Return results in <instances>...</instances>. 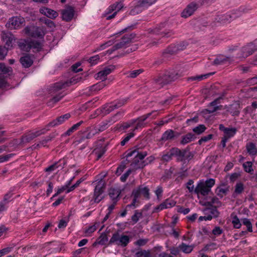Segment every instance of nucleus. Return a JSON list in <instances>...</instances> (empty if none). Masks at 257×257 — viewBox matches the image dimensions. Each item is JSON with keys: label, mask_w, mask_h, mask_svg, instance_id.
<instances>
[{"label": "nucleus", "mask_w": 257, "mask_h": 257, "mask_svg": "<svg viewBox=\"0 0 257 257\" xmlns=\"http://www.w3.org/2000/svg\"><path fill=\"white\" fill-rule=\"evenodd\" d=\"M23 31L27 36L34 38L43 39L46 34L44 27H38L33 24L27 26Z\"/></svg>", "instance_id": "nucleus-1"}, {"label": "nucleus", "mask_w": 257, "mask_h": 257, "mask_svg": "<svg viewBox=\"0 0 257 257\" xmlns=\"http://www.w3.org/2000/svg\"><path fill=\"white\" fill-rule=\"evenodd\" d=\"M147 155V153L146 151H141L138 152L137 154L135 155L134 158L133 160L131 166L135 170L143 168L147 163L143 159Z\"/></svg>", "instance_id": "nucleus-2"}, {"label": "nucleus", "mask_w": 257, "mask_h": 257, "mask_svg": "<svg viewBox=\"0 0 257 257\" xmlns=\"http://www.w3.org/2000/svg\"><path fill=\"white\" fill-rule=\"evenodd\" d=\"M105 187L106 183L102 179H101L97 182L94 189L93 195V198L95 203H98L104 198L103 196L100 198H99V196L104 192Z\"/></svg>", "instance_id": "nucleus-3"}, {"label": "nucleus", "mask_w": 257, "mask_h": 257, "mask_svg": "<svg viewBox=\"0 0 257 257\" xmlns=\"http://www.w3.org/2000/svg\"><path fill=\"white\" fill-rule=\"evenodd\" d=\"M48 129L43 128L39 131H37L34 133L29 132L23 135L21 138V141L19 143V145L25 143H28L32 140L40 136L41 135L44 134Z\"/></svg>", "instance_id": "nucleus-4"}, {"label": "nucleus", "mask_w": 257, "mask_h": 257, "mask_svg": "<svg viewBox=\"0 0 257 257\" xmlns=\"http://www.w3.org/2000/svg\"><path fill=\"white\" fill-rule=\"evenodd\" d=\"M25 23V20L23 18L21 17H14L9 20L6 26L11 30L18 29L21 28Z\"/></svg>", "instance_id": "nucleus-5"}, {"label": "nucleus", "mask_w": 257, "mask_h": 257, "mask_svg": "<svg viewBox=\"0 0 257 257\" xmlns=\"http://www.w3.org/2000/svg\"><path fill=\"white\" fill-rule=\"evenodd\" d=\"M157 115V111H153L151 112L148 113L145 115L139 117L137 119H135V120H136V123H137V124L133 131H135L136 130H138L139 128L145 127L146 125V123L144 122V121L151 116H152V118H154Z\"/></svg>", "instance_id": "nucleus-6"}, {"label": "nucleus", "mask_w": 257, "mask_h": 257, "mask_svg": "<svg viewBox=\"0 0 257 257\" xmlns=\"http://www.w3.org/2000/svg\"><path fill=\"white\" fill-rule=\"evenodd\" d=\"M149 189L144 185H140L136 189L133 190L132 196H135L136 198H139L143 195L147 199L150 198Z\"/></svg>", "instance_id": "nucleus-7"}, {"label": "nucleus", "mask_w": 257, "mask_h": 257, "mask_svg": "<svg viewBox=\"0 0 257 257\" xmlns=\"http://www.w3.org/2000/svg\"><path fill=\"white\" fill-rule=\"evenodd\" d=\"M199 6L200 5L199 2L198 3L195 2L190 3L182 12L181 16L186 18L191 16L197 10Z\"/></svg>", "instance_id": "nucleus-8"}, {"label": "nucleus", "mask_w": 257, "mask_h": 257, "mask_svg": "<svg viewBox=\"0 0 257 257\" xmlns=\"http://www.w3.org/2000/svg\"><path fill=\"white\" fill-rule=\"evenodd\" d=\"M96 133H93L90 131V127H87L83 132L82 131L79 132L78 136H77V140L75 141L76 143L80 144L85 139H90L92 138Z\"/></svg>", "instance_id": "nucleus-9"}, {"label": "nucleus", "mask_w": 257, "mask_h": 257, "mask_svg": "<svg viewBox=\"0 0 257 257\" xmlns=\"http://www.w3.org/2000/svg\"><path fill=\"white\" fill-rule=\"evenodd\" d=\"M69 86L68 81L62 82L60 81L58 82L55 83L52 86H50L49 89V93L51 95H54L59 90Z\"/></svg>", "instance_id": "nucleus-10"}, {"label": "nucleus", "mask_w": 257, "mask_h": 257, "mask_svg": "<svg viewBox=\"0 0 257 257\" xmlns=\"http://www.w3.org/2000/svg\"><path fill=\"white\" fill-rule=\"evenodd\" d=\"M178 73H176L173 70L168 71L166 70L163 74L162 77V83L164 82V84H167L170 82L174 81L178 77Z\"/></svg>", "instance_id": "nucleus-11"}, {"label": "nucleus", "mask_w": 257, "mask_h": 257, "mask_svg": "<svg viewBox=\"0 0 257 257\" xmlns=\"http://www.w3.org/2000/svg\"><path fill=\"white\" fill-rule=\"evenodd\" d=\"M62 19L66 22H70L73 19L74 15V9L73 7L69 6L66 9L61 11Z\"/></svg>", "instance_id": "nucleus-12"}, {"label": "nucleus", "mask_w": 257, "mask_h": 257, "mask_svg": "<svg viewBox=\"0 0 257 257\" xmlns=\"http://www.w3.org/2000/svg\"><path fill=\"white\" fill-rule=\"evenodd\" d=\"M2 38L5 42V44L7 46V48H8L9 50L13 47V42L15 41V39L12 33L3 32Z\"/></svg>", "instance_id": "nucleus-13"}, {"label": "nucleus", "mask_w": 257, "mask_h": 257, "mask_svg": "<svg viewBox=\"0 0 257 257\" xmlns=\"http://www.w3.org/2000/svg\"><path fill=\"white\" fill-rule=\"evenodd\" d=\"M71 117L69 113H66L64 115L57 117L55 119L49 122L47 126H55L57 125L61 124L68 120Z\"/></svg>", "instance_id": "nucleus-14"}, {"label": "nucleus", "mask_w": 257, "mask_h": 257, "mask_svg": "<svg viewBox=\"0 0 257 257\" xmlns=\"http://www.w3.org/2000/svg\"><path fill=\"white\" fill-rule=\"evenodd\" d=\"M211 192L210 189H208L203 183L200 182L194 189V193L197 195L201 194L206 196Z\"/></svg>", "instance_id": "nucleus-15"}, {"label": "nucleus", "mask_w": 257, "mask_h": 257, "mask_svg": "<svg viewBox=\"0 0 257 257\" xmlns=\"http://www.w3.org/2000/svg\"><path fill=\"white\" fill-rule=\"evenodd\" d=\"M180 160L178 162H186V161H189L194 157V154L189 151L188 148L186 149L181 150H180Z\"/></svg>", "instance_id": "nucleus-16"}, {"label": "nucleus", "mask_w": 257, "mask_h": 257, "mask_svg": "<svg viewBox=\"0 0 257 257\" xmlns=\"http://www.w3.org/2000/svg\"><path fill=\"white\" fill-rule=\"evenodd\" d=\"M253 52L252 49L249 46H246L240 49L236 56V58H245L251 55Z\"/></svg>", "instance_id": "nucleus-17"}, {"label": "nucleus", "mask_w": 257, "mask_h": 257, "mask_svg": "<svg viewBox=\"0 0 257 257\" xmlns=\"http://www.w3.org/2000/svg\"><path fill=\"white\" fill-rule=\"evenodd\" d=\"M231 60L230 57L219 55L214 59L212 64L214 65H223L226 64L227 62L230 63Z\"/></svg>", "instance_id": "nucleus-18"}, {"label": "nucleus", "mask_w": 257, "mask_h": 257, "mask_svg": "<svg viewBox=\"0 0 257 257\" xmlns=\"http://www.w3.org/2000/svg\"><path fill=\"white\" fill-rule=\"evenodd\" d=\"M20 62L22 65L23 67L29 68L33 64V60L32 56L28 54L21 57L20 59Z\"/></svg>", "instance_id": "nucleus-19"}, {"label": "nucleus", "mask_w": 257, "mask_h": 257, "mask_svg": "<svg viewBox=\"0 0 257 257\" xmlns=\"http://www.w3.org/2000/svg\"><path fill=\"white\" fill-rule=\"evenodd\" d=\"M187 46L186 43H180L177 44L176 46L172 47H169L168 48L165 53H169L171 54H174L177 52L178 50H182L184 49Z\"/></svg>", "instance_id": "nucleus-20"}, {"label": "nucleus", "mask_w": 257, "mask_h": 257, "mask_svg": "<svg viewBox=\"0 0 257 257\" xmlns=\"http://www.w3.org/2000/svg\"><path fill=\"white\" fill-rule=\"evenodd\" d=\"M236 17L237 16H234V14H226L218 17L216 20H217V22L223 24L227 22H230L232 19H235Z\"/></svg>", "instance_id": "nucleus-21"}, {"label": "nucleus", "mask_w": 257, "mask_h": 257, "mask_svg": "<svg viewBox=\"0 0 257 257\" xmlns=\"http://www.w3.org/2000/svg\"><path fill=\"white\" fill-rule=\"evenodd\" d=\"M121 193V190L113 188H110L108 191V195L110 198L114 201L115 200H118V198Z\"/></svg>", "instance_id": "nucleus-22"}, {"label": "nucleus", "mask_w": 257, "mask_h": 257, "mask_svg": "<svg viewBox=\"0 0 257 257\" xmlns=\"http://www.w3.org/2000/svg\"><path fill=\"white\" fill-rule=\"evenodd\" d=\"M244 188L243 183H237L234 187V191L232 194V197L235 198L237 195L241 194L244 191Z\"/></svg>", "instance_id": "nucleus-23"}, {"label": "nucleus", "mask_w": 257, "mask_h": 257, "mask_svg": "<svg viewBox=\"0 0 257 257\" xmlns=\"http://www.w3.org/2000/svg\"><path fill=\"white\" fill-rule=\"evenodd\" d=\"M221 204L222 203L219 200L218 198L216 197H214L211 198L210 201L205 202L203 205L210 207H220L221 206Z\"/></svg>", "instance_id": "nucleus-24"}, {"label": "nucleus", "mask_w": 257, "mask_h": 257, "mask_svg": "<svg viewBox=\"0 0 257 257\" xmlns=\"http://www.w3.org/2000/svg\"><path fill=\"white\" fill-rule=\"evenodd\" d=\"M28 50H31V48H33L36 49L37 51H40L42 49L41 43L37 41L31 40L29 41V45L27 47Z\"/></svg>", "instance_id": "nucleus-25"}, {"label": "nucleus", "mask_w": 257, "mask_h": 257, "mask_svg": "<svg viewBox=\"0 0 257 257\" xmlns=\"http://www.w3.org/2000/svg\"><path fill=\"white\" fill-rule=\"evenodd\" d=\"M170 160L173 159V157L177 158V161L180 160V150L177 148H173L168 151Z\"/></svg>", "instance_id": "nucleus-26"}, {"label": "nucleus", "mask_w": 257, "mask_h": 257, "mask_svg": "<svg viewBox=\"0 0 257 257\" xmlns=\"http://www.w3.org/2000/svg\"><path fill=\"white\" fill-rule=\"evenodd\" d=\"M220 186H225V184H222ZM228 191V187L222 188L221 187V186L218 187L215 190L216 194L221 198H222L224 196L226 195Z\"/></svg>", "instance_id": "nucleus-27"}, {"label": "nucleus", "mask_w": 257, "mask_h": 257, "mask_svg": "<svg viewBox=\"0 0 257 257\" xmlns=\"http://www.w3.org/2000/svg\"><path fill=\"white\" fill-rule=\"evenodd\" d=\"M246 149L247 153L251 156L257 155V148L253 143H249L246 144Z\"/></svg>", "instance_id": "nucleus-28"}, {"label": "nucleus", "mask_w": 257, "mask_h": 257, "mask_svg": "<svg viewBox=\"0 0 257 257\" xmlns=\"http://www.w3.org/2000/svg\"><path fill=\"white\" fill-rule=\"evenodd\" d=\"M196 138V137L194 134L192 133H188L182 137V139L181 141V144L182 145L186 144L191 142L192 141H193Z\"/></svg>", "instance_id": "nucleus-29"}, {"label": "nucleus", "mask_w": 257, "mask_h": 257, "mask_svg": "<svg viewBox=\"0 0 257 257\" xmlns=\"http://www.w3.org/2000/svg\"><path fill=\"white\" fill-rule=\"evenodd\" d=\"M139 149H135L132 151H128L126 152L124 154H125V157H126V160L124 161V162H122V163H124L125 164H127L129 162H131V160H128V158L132 157V156L137 154L138 152H140Z\"/></svg>", "instance_id": "nucleus-30"}, {"label": "nucleus", "mask_w": 257, "mask_h": 257, "mask_svg": "<svg viewBox=\"0 0 257 257\" xmlns=\"http://www.w3.org/2000/svg\"><path fill=\"white\" fill-rule=\"evenodd\" d=\"M106 84L104 82L100 81L90 87L89 90L91 91H99L102 89Z\"/></svg>", "instance_id": "nucleus-31"}, {"label": "nucleus", "mask_w": 257, "mask_h": 257, "mask_svg": "<svg viewBox=\"0 0 257 257\" xmlns=\"http://www.w3.org/2000/svg\"><path fill=\"white\" fill-rule=\"evenodd\" d=\"M217 207H211L205 209L206 213H209L214 218H216L219 216V212L217 209Z\"/></svg>", "instance_id": "nucleus-32"}, {"label": "nucleus", "mask_w": 257, "mask_h": 257, "mask_svg": "<svg viewBox=\"0 0 257 257\" xmlns=\"http://www.w3.org/2000/svg\"><path fill=\"white\" fill-rule=\"evenodd\" d=\"M115 109L113 107V105H106L104 106L101 109H97L99 112H101L103 115H106L110 113L111 111Z\"/></svg>", "instance_id": "nucleus-33"}, {"label": "nucleus", "mask_w": 257, "mask_h": 257, "mask_svg": "<svg viewBox=\"0 0 257 257\" xmlns=\"http://www.w3.org/2000/svg\"><path fill=\"white\" fill-rule=\"evenodd\" d=\"M120 234L118 232H116L112 234L111 238L108 242V245L111 244L112 243H116L117 245H119V242L120 239Z\"/></svg>", "instance_id": "nucleus-34"}, {"label": "nucleus", "mask_w": 257, "mask_h": 257, "mask_svg": "<svg viewBox=\"0 0 257 257\" xmlns=\"http://www.w3.org/2000/svg\"><path fill=\"white\" fill-rule=\"evenodd\" d=\"M128 44V41H126V40H124V37H122L121 41L113 46V50H118L125 48Z\"/></svg>", "instance_id": "nucleus-35"}, {"label": "nucleus", "mask_w": 257, "mask_h": 257, "mask_svg": "<svg viewBox=\"0 0 257 257\" xmlns=\"http://www.w3.org/2000/svg\"><path fill=\"white\" fill-rule=\"evenodd\" d=\"M180 250H182L183 252L186 253H189L191 252L193 250V247L191 245H187L184 243H182L178 246Z\"/></svg>", "instance_id": "nucleus-36"}, {"label": "nucleus", "mask_w": 257, "mask_h": 257, "mask_svg": "<svg viewBox=\"0 0 257 257\" xmlns=\"http://www.w3.org/2000/svg\"><path fill=\"white\" fill-rule=\"evenodd\" d=\"M176 204V202L171 199H168L162 203V209L172 207Z\"/></svg>", "instance_id": "nucleus-37"}, {"label": "nucleus", "mask_w": 257, "mask_h": 257, "mask_svg": "<svg viewBox=\"0 0 257 257\" xmlns=\"http://www.w3.org/2000/svg\"><path fill=\"white\" fill-rule=\"evenodd\" d=\"M130 240V237L126 235H121L120 236L119 245L122 247L126 246L129 243Z\"/></svg>", "instance_id": "nucleus-38"}, {"label": "nucleus", "mask_w": 257, "mask_h": 257, "mask_svg": "<svg viewBox=\"0 0 257 257\" xmlns=\"http://www.w3.org/2000/svg\"><path fill=\"white\" fill-rule=\"evenodd\" d=\"M83 123L82 120L79 121L76 124H74L72 127L69 128L64 134L65 136H70L73 132L77 130L78 127Z\"/></svg>", "instance_id": "nucleus-39"}, {"label": "nucleus", "mask_w": 257, "mask_h": 257, "mask_svg": "<svg viewBox=\"0 0 257 257\" xmlns=\"http://www.w3.org/2000/svg\"><path fill=\"white\" fill-rule=\"evenodd\" d=\"M157 0H139L137 6L139 7H145L149 6L154 3Z\"/></svg>", "instance_id": "nucleus-40"}, {"label": "nucleus", "mask_w": 257, "mask_h": 257, "mask_svg": "<svg viewBox=\"0 0 257 257\" xmlns=\"http://www.w3.org/2000/svg\"><path fill=\"white\" fill-rule=\"evenodd\" d=\"M136 122V120H131L129 122H124L120 124L119 129L124 130L133 126Z\"/></svg>", "instance_id": "nucleus-41"}, {"label": "nucleus", "mask_w": 257, "mask_h": 257, "mask_svg": "<svg viewBox=\"0 0 257 257\" xmlns=\"http://www.w3.org/2000/svg\"><path fill=\"white\" fill-rule=\"evenodd\" d=\"M169 231H165V234L167 236L168 235L173 236L175 238H178L179 236V232L176 231L174 227L172 226L169 227Z\"/></svg>", "instance_id": "nucleus-42"}, {"label": "nucleus", "mask_w": 257, "mask_h": 257, "mask_svg": "<svg viewBox=\"0 0 257 257\" xmlns=\"http://www.w3.org/2000/svg\"><path fill=\"white\" fill-rule=\"evenodd\" d=\"M236 132V129L235 128H227L226 130H225L224 133V137L229 139L231 137H232L234 136V135L235 134Z\"/></svg>", "instance_id": "nucleus-43"}, {"label": "nucleus", "mask_w": 257, "mask_h": 257, "mask_svg": "<svg viewBox=\"0 0 257 257\" xmlns=\"http://www.w3.org/2000/svg\"><path fill=\"white\" fill-rule=\"evenodd\" d=\"M174 137V132L171 130H168L165 132L162 137V140H171Z\"/></svg>", "instance_id": "nucleus-44"}, {"label": "nucleus", "mask_w": 257, "mask_h": 257, "mask_svg": "<svg viewBox=\"0 0 257 257\" xmlns=\"http://www.w3.org/2000/svg\"><path fill=\"white\" fill-rule=\"evenodd\" d=\"M9 48L5 46L0 45V60H3L7 55Z\"/></svg>", "instance_id": "nucleus-45"}, {"label": "nucleus", "mask_w": 257, "mask_h": 257, "mask_svg": "<svg viewBox=\"0 0 257 257\" xmlns=\"http://www.w3.org/2000/svg\"><path fill=\"white\" fill-rule=\"evenodd\" d=\"M98 243L101 245L105 244L108 240V237L105 232H102L97 239Z\"/></svg>", "instance_id": "nucleus-46"}, {"label": "nucleus", "mask_w": 257, "mask_h": 257, "mask_svg": "<svg viewBox=\"0 0 257 257\" xmlns=\"http://www.w3.org/2000/svg\"><path fill=\"white\" fill-rule=\"evenodd\" d=\"M144 72V70L142 69H140L138 70H136L132 71H130L128 73V75L127 77L130 78H135L137 77L139 75Z\"/></svg>", "instance_id": "nucleus-47"}, {"label": "nucleus", "mask_w": 257, "mask_h": 257, "mask_svg": "<svg viewBox=\"0 0 257 257\" xmlns=\"http://www.w3.org/2000/svg\"><path fill=\"white\" fill-rule=\"evenodd\" d=\"M135 257H151V255L149 250H141L135 253Z\"/></svg>", "instance_id": "nucleus-48"}, {"label": "nucleus", "mask_w": 257, "mask_h": 257, "mask_svg": "<svg viewBox=\"0 0 257 257\" xmlns=\"http://www.w3.org/2000/svg\"><path fill=\"white\" fill-rule=\"evenodd\" d=\"M12 71L11 67H7L4 63H0V72L3 74H8Z\"/></svg>", "instance_id": "nucleus-49"}, {"label": "nucleus", "mask_w": 257, "mask_h": 257, "mask_svg": "<svg viewBox=\"0 0 257 257\" xmlns=\"http://www.w3.org/2000/svg\"><path fill=\"white\" fill-rule=\"evenodd\" d=\"M206 129V127L204 124H200L194 127L193 129V131L197 135H200L203 133Z\"/></svg>", "instance_id": "nucleus-50"}, {"label": "nucleus", "mask_w": 257, "mask_h": 257, "mask_svg": "<svg viewBox=\"0 0 257 257\" xmlns=\"http://www.w3.org/2000/svg\"><path fill=\"white\" fill-rule=\"evenodd\" d=\"M66 94H63L62 92H60L58 94H57L53 97L52 98L50 99L49 102H52L54 103H56L59 101Z\"/></svg>", "instance_id": "nucleus-51"}, {"label": "nucleus", "mask_w": 257, "mask_h": 257, "mask_svg": "<svg viewBox=\"0 0 257 257\" xmlns=\"http://www.w3.org/2000/svg\"><path fill=\"white\" fill-rule=\"evenodd\" d=\"M242 222L243 224L246 226L247 231L251 232L252 231V224L249 219L245 218L242 219Z\"/></svg>", "instance_id": "nucleus-52"}, {"label": "nucleus", "mask_w": 257, "mask_h": 257, "mask_svg": "<svg viewBox=\"0 0 257 257\" xmlns=\"http://www.w3.org/2000/svg\"><path fill=\"white\" fill-rule=\"evenodd\" d=\"M47 13V14L46 16L52 19H55L58 16V13L56 11H55L54 10H51L49 8H48Z\"/></svg>", "instance_id": "nucleus-53"}, {"label": "nucleus", "mask_w": 257, "mask_h": 257, "mask_svg": "<svg viewBox=\"0 0 257 257\" xmlns=\"http://www.w3.org/2000/svg\"><path fill=\"white\" fill-rule=\"evenodd\" d=\"M244 170L246 172L251 173L253 170L252 168V163L246 162L243 164Z\"/></svg>", "instance_id": "nucleus-54"}, {"label": "nucleus", "mask_w": 257, "mask_h": 257, "mask_svg": "<svg viewBox=\"0 0 257 257\" xmlns=\"http://www.w3.org/2000/svg\"><path fill=\"white\" fill-rule=\"evenodd\" d=\"M99 59V56L98 55H96L90 57L88 60V62L90 64L91 66H92L96 64Z\"/></svg>", "instance_id": "nucleus-55"}, {"label": "nucleus", "mask_w": 257, "mask_h": 257, "mask_svg": "<svg viewBox=\"0 0 257 257\" xmlns=\"http://www.w3.org/2000/svg\"><path fill=\"white\" fill-rule=\"evenodd\" d=\"M232 223L233 225V227L235 228L238 229V228H240V227L241 226V224L240 222V220L236 215H235L233 217L232 220Z\"/></svg>", "instance_id": "nucleus-56"}, {"label": "nucleus", "mask_w": 257, "mask_h": 257, "mask_svg": "<svg viewBox=\"0 0 257 257\" xmlns=\"http://www.w3.org/2000/svg\"><path fill=\"white\" fill-rule=\"evenodd\" d=\"M173 173V170L170 168L169 170H166L164 172L163 176L162 177L164 180L171 178Z\"/></svg>", "instance_id": "nucleus-57"}, {"label": "nucleus", "mask_w": 257, "mask_h": 257, "mask_svg": "<svg viewBox=\"0 0 257 257\" xmlns=\"http://www.w3.org/2000/svg\"><path fill=\"white\" fill-rule=\"evenodd\" d=\"M205 185L208 189H210L215 184V180L213 179H209L207 180L205 182H201Z\"/></svg>", "instance_id": "nucleus-58"}, {"label": "nucleus", "mask_w": 257, "mask_h": 257, "mask_svg": "<svg viewBox=\"0 0 257 257\" xmlns=\"http://www.w3.org/2000/svg\"><path fill=\"white\" fill-rule=\"evenodd\" d=\"M96 75H97L96 79L101 80V81L104 82L106 79L107 75L103 70L98 72Z\"/></svg>", "instance_id": "nucleus-59"}, {"label": "nucleus", "mask_w": 257, "mask_h": 257, "mask_svg": "<svg viewBox=\"0 0 257 257\" xmlns=\"http://www.w3.org/2000/svg\"><path fill=\"white\" fill-rule=\"evenodd\" d=\"M177 211L178 213L186 215L190 212V209L188 208H184L183 206L179 205L177 207Z\"/></svg>", "instance_id": "nucleus-60"}, {"label": "nucleus", "mask_w": 257, "mask_h": 257, "mask_svg": "<svg viewBox=\"0 0 257 257\" xmlns=\"http://www.w3.org/2000/svg\"><path fill=\"white\" fill-rule=\"evenodd\" d=\"M135 134L134 133L131 132L127 135V136L125 137L123 140L120 142V145L121 146H124L125 144L132 138L134 136Z\"/></svg>", "instance_id": "nucleus-61"}, {"label": "nucleus", "mask_w": 257, "mask_h": 257, "mask_svg": "<svg viewBox=\"0 0 257 257\" xmlns=\"http://www.w3.org/2000/svg\"><path fill=\"white\" fill-rule=\"evenodd\" d=\"M115 69V66L113 65H109L107 67H105L103 69V71L105 72V74L107 76L110 73H111L114 69Z\"/></svg>", "instance_id": "nucleus-62"}, {"label": "nucleus", "mask_w": 257, "mask_h": 257, "mask_svg": "<svg viewBox=\"0 0 257 257\" xmlns=\"http://www.w3.org/2000/svg\"><path fill=\"white\" fill-rule=\"evenodd\" d=\"M107 127V123H103L102 124L100 125L98 127H95V131L96 134L98 133L99 132H102L105 130Z\"/></svg>", "instance_id": "nucleus-63"}, {"label": "nucleus", "mask_w": 257, "mask_h": 257, "mask_svg": "<svg viewBox=\"0 0 257 257\" xmlns=\"http://www.w3.org/2000/svg\"><path fill=\"white\" fill-rule=\"evenodd\" d=\"M124 40L128 41V43L132 42L133 39L136 37V34L133 33L130 34H125L123 36Z\"/></svg>", "instance_id": "nucleus-64"}]
</instances>
